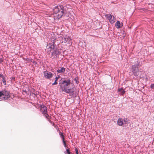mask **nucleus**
Returning <instances> with one entry per match:
<instances>
[{"label": "nucleus", "mask_w": 154, "mask_h": 154, "mask_svg": "<svg viewBox=\"0 0 154 154\" xmlns=\"http://www.w3.org/2000/svg\"><path fill=\"white\" fill-rule=\"evenodd\" d=\"M140 62L137 61V64L132 66L131 71L135 76H139V73L140 72L139 71V66Z\"/></svg>", "instance_id": "obj_3"}, {"label": "nucleus", "mask_w": 154, "mask_h": 154, "mask_svg": "<svg viewBox=\"0 0 154 154\" xmlns=\"http://www.w3.org/2000/svg\"><path fill=\"white\" fill-rule=\"evenodd\" d=\"M58 78L57 77H56L55 78V81L52 84V85H55L57 84V80Z\"/></svg>", "instance_id": "obj_18"}, {"label": "nucleus", "mask_w": 154, "mask_h": 154, "mask_svg": "<svg viewBox=\"0 0 154 154\" xmlns=\"http://www.w3.org/2000/svg\"><path fill=\"white\" fill-rule=\"evenodd\" d=\"M3 61L2 58H0V63H2Z\"/></svg>", "instance_id": "obj_25"}, {"label": "nucleus", "mask_w": 154, "mask_h": 154, "mask_svg": "<svg viewBox=\"0 0 154 154\" xmlns=\"http://www.w3.org/2000/svg\"><path fill=\"white\" fill-rule=\"evenodd\" d=\"M75 152L76 153V154H79V151L78 149L77 148H75Z\"/></svg>", "instance_id": "obj_22"}, {"label": "nucleus", "mask_w": 154, "mask_h": 154, "mask_svg": "<svg viewBox=\"0 0 154 154\" xmlns=\"http://www.w3.org/2000/svg\"><path fill=\"white\" fill-rule=\"evenodd\" d=\"M60 88L62 92H65L69 94H73L75 90V88L72 85L69 79L65 80L59 83Z\"/></svg>", "instance_id": "obj_1"}, {"label": "nucleus", "mask_w": 154, "mask_h": 154, "mask_svg": "<svg viewBox=\"0 0 154 154\" xmlns=\"http://www.w3.org/2000/svg\"><path fill=\"white\" fill-rule=\"evenodd\" d=\"M53 16L55 19L60 18L64 13V8L62 6H56L53 9Z\"/></svg>", "instance_id": "obj_2"}, {"label": "nucleus", "mask_w": 154, "mask_h": 154, "mask_svg": "<svg viewBox=\"0 0 154 154\" xmlns=\"http://www.w3.org/2000/svg\"><path fill=\"white\" fill-rule=\"evenodd\" d=\"M150 87L152 88H154V84H152L150 85Z\"/></svg>", "instance_id": "obj_23"}, {"label": "nucleus", "mask_w": 154, "mask_h": 154, "mask_svg": "<svg viewBox=\"0 0 154 154\" xmlns=\"http://www.w3.org/2000/svg\"><path fill=\"white\" fill-rule=\"evenodd\" d=\"M78 79V78H75L74 79V80L75 81V83L77 84H78L79 83V82L77 81Z\"/></svg>", "instance_id": "obj_21"}, {"label": "nucleus", "mask_w": 154, "mask_h": 154, "mask_svg": "<svg viewBox=\"0 0 154 154\" xmlns=\"http://www.w3.org/2000/svg\"><path fill=\"white\" fill-rule=\"evenodd\" d=\"M33 94L35 96H36V95H37V93H33Z\"/></svg>", "instance_id": "obj_26"}, {"label": "nucleus", "mask_w": 154, "mask_h": 154, "mask_svg": "<svg viewBox=\"0 0 154 154\" xmlns=\"http://www.w3.org/2000/svg\"><path fill=\"white\" fill-rule=\"evenodd\" d=\"M60 136L61 137V138L63 140V142L64 147H66V143L65 142V141L64 137L63 135V133H61L60 134Z\"/></svg>", "instance_id": "obj_13"}, {"label": "nucleus", "mask_w": 154, "mask_h": 154, "mask_svg": "<svg viewBox=\"0 0 154 154\" xmlns=\"http://www.w3.org/2000/svg\"><path fill=\"white\" fill-rule=\"evenodd\" d=\"M65 71V69L64 67H61L59 68L57 70V72L58 73H63Z\"/></svg>", "instance_id": "obj_12"}, {"label": "nucleus", "mask_w": 154, "mask_h": 154, "mask_svg": "<svg viewBox=\"0 0 154 154\" xmlns=\"http://www.w3.org/2000/svg\"><path fill=\"white\" fill-rule=\"evenodd\" d=\"M116 26L117 28H120L122 27L121 24L119 21H117L116 23Z\"/></svg>", "instance_id": "obj_14"}, {"label": "nucleus", "mask_w": 154, "mask_h": 154, "mask_svg": "<svg viewBox=\"0 0 154 154\" xmlns=\"http://www.w3.org/2000/svg\"><path fill=\"white\" fill-rule=\"evenodd\" d=\"M3 97V93H2V91H0V97Z\"/></svg>", "instance_id": "obj_20"}, {"label": "nucleus", "mask_w": 154, "mask_h": 154, "mask_svg": "<svg viewBox=\"0 0 154 154\" xmlns=\"http://www.w3.org/2000/svg\"><path fill=\"white\" fill-rule=\"evenodd\" d=\"M64 153L67 154H71L69 150L67 148H66V151L64 152Z\"/></svg>", "instance_id": "obj_17"}, {"label": "nucleus", "mask_w": 154, "mask_h": 154, "mask_svg": "<svg viewBox=\"0 0 154 154\" xmlns=\"http://www.w3.org/2000/svg\"><path fill=\"white\" fill-rule=\"evenodd\" d=\"M44 77L47 79H50L53 76L51 72L47 71L44 72Z\"/></svg>", "instance_id": "obj_7"}, {"label": "nucleus", "mask_w": 154, "mask_h": 154, "mask_svg": "<svg viewBox=\"0 0 154 154\" xmlns=\"http://www.w3.org/2000/svg\"><path fill=\"white\" fill-rule=\"evenodd\" d=\"M2 81L3 83H5V84L6 85V81H5L4 78H3V79Z\"/></svg>", "instance_id": "obj_24"}, {"label": "nucleus", "mask_w": 154, "mask_h": 154, "mask_svg": "<svg viewBox=\"0 0 154 154\" xmlns=\"http://www.w3.org/2000/svg\"><path fill=\"white\" fill-rule=\"evenodd\" d=\"M118 91L120 92L122 95H123L125 92V91L122 88L118 89Z\"/></svg>", "instance_id": "obj_16"}, {"label": "nucleus", "mask_w": 154, "mask_h": 154, "mask_svg": "<svg viewBox=\"0 0 154 154\" xmlns=\"http://www.w3.org/2000/svg\"><path fill=\"white\" fill-rule=\"evenodd\" d=\"M123 124H128L129 123V119L127 118H124L123 119Z\"/></svg>", "instance_id": "obj_15"}, {"label": "nucleus", "mask_w": 154, "mask_h": 154, "mask_svg": "<svg viewBox=\"0 0 154 154\" xmlns=\"http://www.w3.org/2000/svg\"><path fill=\"white\" fill-rule=\"evenodd\" d=\"M56 40V39H54V38L51 39V42L49 43V44L47 45V48L49 51H51L55 48V45Z\"/></svg>", "instance_id": "obj_4"}, {"label": "nucleus", "mask_w": 154, "mask_h": 154, "mask_svg": "<svg viewBox=\"0 0 154 154\" xmlns=\"http://www.w3.org/2000/svg\"><path fill=\"white\" fill-rule=\"evenodd\" d=\"M2 91L3 97H2V98H0L1 99L6 100L10 97V95L9 94V92L8 91L5 90H2Z\"/></svg>", "instance_id": "obj_5"}, {"label": "nucleus", "mask_w": 154, "mask_h": 154, "mask_svg": "<svg viewBox=\"0 0 154 154\" xmlns=\"http://www.w3.org/2000/svg\"><path fill=\"white\" fill-rule=\"evenodd\" d=\"M40 111L43 114L47 112V107L44 106L42 105L41 106Z\"/></svg>", "instance_id": "obj_9"}, {"label": "nucleus", "mask_w": 154, "mask_h": 154, "mask_svg": "<svg viewBox=\"0 0 154 154\" xmlns=\"http://www.w3.org/2000/svg\"><path fill=\"white\" fill-rule=\"evenodd\" d=\"M118 124L119 126H122L123 125V120L122 118L118 119L117 121Z\"/></svg>", "instance_id": "obj_11"}, {"label": "nucleus", "mask_w": 154, "mask_h": 154, "mask_svg": "<svg viewBox=\"0 0 154 154\" xmlns=\"http://www.w3.org/2000/svg\"><path fill=\"white\" fill-rule=\"evenodd\" d=\"M45 117L48 119H49L50 118V116L47 113V112L46 113H45L44 114Z\"/></svg>", "instance_id": "obj_19"}, {"label": "nucleus", "mask_w": 154, "mask_h": 154, "mask_svg": "<svg viewBox=\"0 0 154 154\" xmlns=\"http://www.w3.org/2000/svg\"><path fill=\"white\" fill-rule=\"evenodd\" d=\"M106 16L109 20V22L110 23H113L116 21V18L114 17L112 15L110 14H107Z\"/></svg>", "instance_id": "obj_6"}, {"label": "nucleus", "mask_w": 154, "mask_h": 154, "mask_svg": "<svg viewBox=\"0 0 154 154\" xmlns=\"http://www.w3.org/2000/svg\"><path fill=\"white\" fill-rule=\"evenodd\" d=\"M63 40L65 43L68 42V43L69 44L71 42V39L68 36H66L63 38Z\"/></svg>", "instance_id": "obj_8"}, {"label": "nucleus", "mask_w": 154, "mask_h": 154, "mask_svg": "<svg viewBox=\"0 0 154 154\" xmlns=\"http://www.w3.org/2000/svg\"><path fill=\"white\" fill-rule=\"evenodd\" d=\"M53 50L54 51L52 53V54L53 55L56 56L59 54L60 52L59 50H57L56 48H55Z\"/></svg>", "instance_id": "obj_10"}]
</instances>
